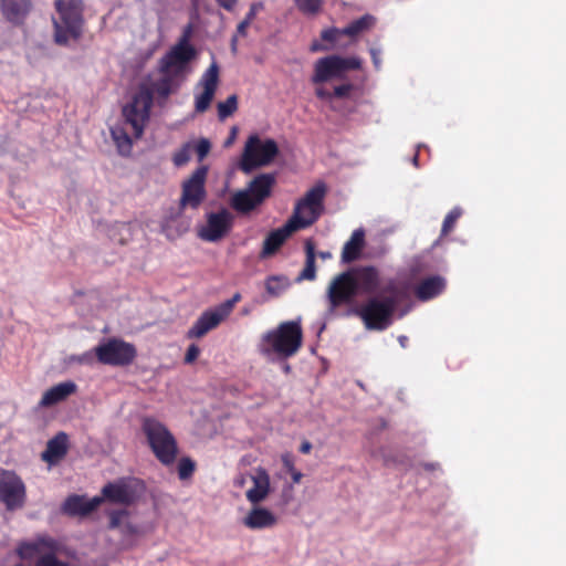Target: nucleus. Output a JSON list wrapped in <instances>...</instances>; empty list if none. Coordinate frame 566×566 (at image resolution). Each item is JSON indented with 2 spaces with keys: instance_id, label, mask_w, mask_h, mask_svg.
<instances>
[{
  "instance_id": "16",
  "label": "nucleus",
  "mask_w": 566,
  "mask_h": 566,
  "mask_svg": "<svg viewBox=\"0 0 566 566\" xmlns=\"http://www.w3.org/2000/svg\"><path fill=\"white\" fill-rule=\"evenodd\" d=\"M232 224L233 216L227 209H221L208 214L207 223L198 231V235L205 241L217 242L229 233Z\"/></svg>"
},
{
  "instance_id": "40",
  "label": "nucleus",
  "mask_w": 566,
  "mask_h": 566,
  "mask_svg": "<svg viewBox=\"0 0 566 566\" xmlns=\"http://www.w3.org/2000/svg\"><path fill=\"white\" fill-rule=\"evenodd\" d=\"M193 143V151L197 155L199 161H202L211 149V143L207 138H200L198 142Z\"/></svg>"
},
{
  "instance_id": "28",
  "label": "nucleus",
  "mask_w": 566,
  "mask_h": 566,
  "mask_svg": "<svg viewBox=\"0 0 566 566\" xmlns=\"http://www.w3.org/2000/svg\"><path fill=\"white\" fill-rule=\"evenodd\" d=\"M365 248V231L359 228L353 231L350 238L343 247L342 262L352 263L357 261Z\"/></svg>"
},
{
  "instance_id": "37",
  "label": "nucleus",
  "mask_w": 566,
  "mask_h": 566,
  "mask_svg": "<svg viewBox=\"0 0 566 566\" xmlns=\"http://www.w3.org/2000/svg\"><path fill=\"white\" fill-rule=\"evenodd\" d=\"M196 470V462L189 457H184L178 462V476L180 480H188Z\"/></svg>"
},
{
  "instance_id": "1",
  "label": "nucleus",
  "mask_w": 566,
  "mask_h": 566,
  "mask_svg": "<svg viewBox=\"0 0 566 566\" xmlns=\"http://www.w3.org/2000/svg\"><path fill=\"white\" fill-rule=\"evenodd\" d=\"M151 105L153 92L143 85L133 96L132 102L123 107V123L111 128V136L120 156H129L133 150V138H142Z\"/></svg>"
},
{
  "instance_id": "13",
  "label": "nucleus",
  "mask_w": 566,
  "mask_h": 566,
  "mask_svg": "<svg viewBox=\"0 0 566 566\" xmlns=\"http://www.w3.org/2000/svg\"><path fill=\"white\" fill-rule=\"evenodd\" d=\"M144 490V484L136 478H120L113 482L106 483L101 491V496L104 501L132 505L140 496Z\"/></svg>"
},
{
  "instance_id": "10",
  "label": "nucleus",
  "mask_w": 566,
  "mask_h": 566,
  "mask_svg": "<svg viewBox=\"0 0 566 566\" xmlns=\"http://www.w3.org/2000/svg\"><path fill=\"white\" fill-rule=\"evenodd\" d=\"M325 195V184H316L296 202L290 220H295L300 229L308 228L315 223L322 213Z\"/></svg>"
},
{
  "instance_id": "2",
  "label": "nucleus",
  "mask_w": 566,
  "mask_h": 566,
  "mask_svg": "<svg viewBox=\"0 0 566 566\" xmlns=\"http://www.w3.org/2000/svg\"><path fill=\"white\" fill-rule=\"evenodd\" d=\"M196 56L195 48L189 43L188 36L184 35L160 60L159 72L161 77L153 83V94L167 98L185 81L189 72V63Z\"/></svg>"
},
{
  "instance_id": "51",
  "label": "nucleus",
  "mask_w": 566,
  "mask_h": 566,
  "mask_svg": "<svg viewBox=\"0 0 566 566\" xmlns=\"http://www.w3.org/2000/svg\"><path fill=\"white\" fill-rule=\"evenodd\" d=\"M369 52H370L371 60H373V63H374L375 67L379 69L380 64H381V60L379 57V54H380L379 50L373 48V49L369 50Z\"/></svg>"
},
{
  "instance_id": "46",
  "label": "nucleus",
  "mask_w": 566,
  "mask_h": 566,
  "mask_svg": "<svg viewBox=\"0 0 566 566\" xmlns=\"http://www.w3.org/2000/svg\"><path fill=\"white\" fill-rule=\"evenodd\" d=\"M219 7L222 9L232 12L234 11L239 0H216Z\"/></svg>"
},
{
  "instance_id": "56",
  "label": "nucleus",
  "mask_w": 566,
  "mask_h": 566,
  "mask_svg": "<svg viewBox=\"0 0 566 566\" xmlns=\"http://www.w3.org/2000/svg\"><path fill=\"white\" fill-rule=\"evenodd\" d=\"M407 340H408V338L406 336H400L399 337V343L401 344L402 347L406 346Z\"/></svg>"
},
{
  "instance_id": "5",
  "label": "nucleus",
  "mask_w": 566,
  "mask_h": 566,
  "mask_svg": "<svg viewBox=\"0 0 566 566\" xmlns=\"http://www.w3.org/2000/svg\"><path fill=\"white\" fill-rule=\"evenodd\" d=\"M302 343L301 324L287 321L262 336L261 353L265 356L275 355L280 359H287L300 350Z\"/></svg>"
},
{
  "instance_id": "7",
  "label": "nucleus",
  "mask_w": 566,
  "mask_h": 566,
  "mask_svg": "<svg viewBox=\"0 0 566 566\" xmlns=\"http://www.w3.org/2000/svg\"><path fill=\"white\" fill-rule=\"evenodd\" d=\"M62 544L48 534H38L31 539L22 541L17 545L15 553L22 560L35 559L34 566H71L61 560Z\"/></svg>"
},
{
  "instance_id": "32",
  "label": "nucleus",
  "mask_w": 566,
  "mask_h": 566,
  "mask_svg": "<svg viewBox=\"0 0 566 566\" xmlns=\"http://www.w3.org/2000/svg\"><path fill=\"white\" fill-rule=\"evenodd\" d=\"M305 266L301 272L298 280H307L313 281L316 277V266H315V244L312 240H306L305 242Z\"/></svg>"
},
{
  "instance_id": "14",
  "label": "nucleus",
  "mask_w": 566,
  "mask_h": 566,
  "mask_svg": "<svg viewBox=\"0 0 566 566\" xmlns=\"http://www.w3.org/2000/svg\"><path fill=\"white\" fill-rule=\"evenodd\" d=\"M0 502L9 512L21 510L27 502V486L14 471H0Z\"/></svg>"
},
{
  "instance_id": "12",
  "label": "nucleus",
  "mask_w": 566,
  "mask_h": 566,
  "mask_svg": "<svg viewBox=\"0 0 566 566\" xmlns=\"http://www.w3.org/2000/svg\"><path fill=\"white\" fill-rule=\"evenodd\" d=\"M94 355L103 365L124 367L133 364L137 357V349L132 343L112 337L94 347Z\"/></svg>"
},
{
  "instance_id": "29",
  "label": "nucleus",
  "mask_w": 566,
  "mask_h": 566,
  "mask_svg": "<svg viewBox=\"0 0 566 566\" xmlns=\"http://www.w3.org/2000/svg\"><path fill=\"white\" fill-rule=\"evenodd\" d=\"M446 281L439 275L422 280L416 287L415 294L420 301H429L443 292Z\"/></svg>"
},
{
  "instance_id": "3",
  "label": "nucleus",
  "mask_w": 566,
  "mask_h": 566,
  "mask_svg": "<svg viewBox=\"0 0 566 566\" xmlns=\"http://www.w3.org/2000/svg\"><path fill=\"white\" fill-rule=\"evenodd\" d=\"M406 291L394 279L381 286L380 294L371 296L361 305L357 315L367 329L384 331L392 323V316L399 304L406 298Z\"/></svg>"
},
{
  "instance_id": "17",
  "label": "nucleus",
  "mask_w": 566,
  "mask_h": 566,
  "mask_svg": "<svg viewBox=\"0 0 566 566\" xmlns=\"http://www.w3.org/2000/svg\"><path fill=\"white\" fill-rule=\"evenodd\" d=\"M356 286L357 294L378 295L381 286L388 280L380 276L379 270L373 265H363L349 269Z\"/></svg>"
},
{
  "instance_id": "35",
  "label": "nucleus",
  "mask_w": 566,
  "mask_h": 566,
  "mask_svg": "<svg viewBox=\"0 0 566 566\" xmlns=\"http://www.w3.org/2000/svg\"><path fill=\"white\" fill-rule=\"evenodd\" d=\"M296 8L304 14L315 15L321 12L323 0H293Z\"/></svg>"
},
{
  "instance_id": "52",
  "label": "nucleus",
  "mask_w": 566,
  "mask_h": 566,
  "mask_svg": "<svg viewBox=\"0 0 566 566\" xmlns=\"http://www.w3.org/2000/svg\"><path fill=\"white\" fill-rule=\"evenodd\" d=\"M290 474L292 476L293 483H296V484L300 483L303 478L302 472L297 471L296 469L294 471H292Z\"/></svg>"
},
{
  "instance_id": "53",
  "label": "nucleus",
  "mask_w": 566,
  "mask_h": 566,
  "mask_svg": "<svg viewBox=\"0 0 566 566\" xmlns=\"http://www.w3.org/2000/svg\"><path fill=\"white\" fill-rule=\"evenodd\" d=\"M312 450V443L310 441H304L302 442L301 447H300V451L302 453H310Z\"/></svg>"
},
{
  "instance_id": "25",
  "label": "nucleus",
  "mask_w": 566,
  "mask_h": 566,
  "mask_svg": "<svg viewBox=\"0 0 566 566\" xmlns=\"http://www.w3.org/2000/svg\"><path fill=\"white\" fill-rule=\"evenodd\" d=\"M253 486L245 493L248 501L252 504H259L264 501L270 493V475L263 468H258L252 476Z\"/></svg>"
},
{
  "instance_id": "23",
  "label": "nucleus",
  "mask_w": 566,
  "mask_h": 566,
  "mask_svg": "<svg viewBox=\"0 0 566 566\" xmlns=\"http://www.w3.org/2000/svg\"><path fill=\"white\" fill-rule=\"evenodd\" d=\"M102 503L103 499L98 496L87 500L83 495L73 494L64 501L62 512L69 516H87Z\"/></svg>"
},
{
  "instance_id": "49",
  "label": "nucleus",
  "mask_w": 566,
  "mask_h": 566,
  "mask_svg": "<svg viewBox=\"0 0 566 566\" xmlns=\"http://www.w3.org/2000/svg\"><path fill=\"white\" fill-rule=\"evenodd\" d=\"M282 462L289 473L295 470L294 461L290 454H284L282 457Z\"/></svg>"
},
{
  "instance_id": "50",
  "label": "nucleus",
  "mask_w": 566,
  "mask_h": 566,
  "mask_svg": "<svg viewBox=\"0 0 566 566\" xmlns=\"http://www.w3.org/2000/svg\"><path fill=\"white\" fill-rule=\"evenodd\" d=\"M315 94L321 99H332L333 98L332 92L325 90L324 87H317L315 90Z\"/></svg>"
},
{
  "instance_id": "48",
  "label": "nucleus",
  "mask_w": 566,
  "mask_h": 566,
  "mask_svg": "<svg viewBox=\"0 0 566 566\" xmlns=\"http://www.w3.org/2000/svg\"><path fill=\"white\" fill-rule=\"evenodd\" d=\"M250 22H248L247 20H242L238 27H237V32L234 35L237 36H245L247 35V30L248 28L250 27Z\"/></svg>"
},
{
  "instance_id": "45",
  "label": "nucleus",
  "mask_w": 566,
  "mask_h": 566,
  "mask_svg": "<svg viewBox=\"0 0 566 566\" xmlns=\"http://www.w3.org/2000/svg\"><path fill=\"white\" fill-rule=\"evenodd\" d=\"M120 533L125 536H133L138 533V527L135 524L127 521L123 524Z\"/></svg>"
},
{
  "instance_id": "31",
  "label": "nucleus",
  "mask_w": 566,
  "mask_h": 566,
  "mask_svg": "<svg viewBox=\"0 0 566 566\" xmlns=\"http://www.w3.org/2000/svg\"><path fill=\"white\" fill-rule=\"evenodd\" d=\"M375 19L370 14H365L348 25L342 29L344 35L349 36L352 39H356L359 34L369 30L374 25Z\"/></svg>"
},
{
  "instance_id": "22",
  "label": "nucleus",
  "mask_w": 566,
  "mask_h": 566,
  "mask_svg": "<svg viewBox=\"0 0 566 566\" xmlns=\"http://www.w3.org/2000/svg\"><path fill=\"white\" fill-rule=\"evenodd\" d=\"M298 230L301 229L296 226V221L289 219L283 227L271 231L264 239L261 256L266 258L276 253L286 239Z\"/></svg>"
},
{
  "instance_id": "8",
  "label": "nucleus",
  "mask_w": 566,
  "mask_h": 566,
  "mask_svg": "<svg viewBox=\"0 0 566 566\" xmlns=\"http://www.w3.org/2000/svg\"><path fill=\"white\" fill-rule=\"evenodd\" d=\"M142 429L158 461L164 465L175 463L178 446L168 428L157 419L146 417L143 419Z\"/></svg>"
},
{
  "instance_id": "11",
  "label": "nucleus",
  "mask_w": 566,
  "mask_h": 566,
  "mask_svg": "<svg viewBox=\"0 0 566 566\" xmlns=\"http://www.w3.org/2000/svg\"><path fill=\"white\" fill-rule=\"evenodd\" d=\"M360 67L361 61L356 56L327 55L315 62L311 81L313 84L326 83L332 78H343L348 71Z\"/></svg>"
},
{
  "instance_id": "59",
  "label": "nucleus",
  "mask_w": 566,
  "mask_h": 566,
  "mask_svg": "<svg viewBox=\"0 0 566 566\" xmlns=\"http://www.w3.org/2000/svg\"><path fill=\"white\" fill-rule=\"evenodd\" d=\"M197 0H192L193 3H196Z\"/></svg>"
},
{
  "instance_id": "27",
  "label": "nucleus",
  "mask_w": 566,
  "mask_h": 566,
  "mask_svg": "<svg viewBox=\"0 0 566 566\" xmlns=\"http://www.w3.org/2000/svg\"><path fill=\"white\" fill-rule=\"evenodd\" d=\"M77 389V386L73 381L60 382L49 388L40 400L41 407H51L63 400L69 396L73 395Z\"/></svg>"
},
{
  "instance_id": "24",
  "label": "nucleus",
  "mask_w": 566,
  "mask_h": 566,
  "mask_svg": "<svg viewBox=\"0 0 566 566\" xmlns=\"http://www.w3.org/2000/svg\"><path fill=\"white\" fill-rule=\"evenodd\" d=\"M67 449V434L61 431L48 441L46 448L42 452L41 458L49 464H55L66 455Z\"/></svg>"
},
{
  "instance_id": "39",
  "label": "nucleus",
  "mask_w": 566,
  "mask_h": 566,
  "mask_svg": "<svg viewBox=\"0 0 566 566\" xmlns=\"http://www.w3.org/2000/svg\"><path fill=\"white\" fill-rule=\"evenodd\" d=\"M128 516L127 510H114L108 513L109 522H108V528L109 530H120L124 522L123 520Z\"/></svg>"
},
{
  "instance_id": "4",
  "label": "nucleus",
  "mask_w": 566,
  "mask_h": 566,
  "mask_svg": "<svg viewBox=\"0 0 566 566\" xmlns=\"http://www.w3.org/2000/svg\"><path fill=\"white\" fill-rule=\"evenodd\" d=\"M275 185L274 172H260L248 181L243 189L231 195L230 207L239 214H250L272 196Z\"/></svg>"
},
{
  "instance_id": "44",
  "label": "nucleus",
  "mask_w": 566,
  "mask_h": 566,
  "mask_svg": "<svg viewBox=\"0 0 566 566\" xmlns=\"http://www.w3.org/2000/svg\"><path fill=\"white\" fill-rule=\"evenodd\" d=\"M263 9V3L262 2H255V3H252L251 7H250V10L249 12L247 13L244 20H247L248 22H252L256 14H258V11Z\"/></svg>"
},
{
  "instance_id": "9",
  "label": "nucleus",
  "mask_w": 566,
  "mask_h": 566,
  "mask_svg": "<svg viewBox=\"0 0 566 566\" xmlns=\"http://www.w3.org/2000/svg\"><path fill=\"white\" fill-rule=\"evenodd\" d=\"M277 143L272 138L261 139L259 135H250L244 144L239 161V169L244 175L271 165L279 155Z\"/></svg>"
},
{
  "instance_id": "54",
  "label": "nucleus",
  "mask_w": 566,
  "mask_h": 566,
  "mask_svg": "<svg viewBox=\"0 0 566 566\" xmlns=\"http://www.w3.org/2000/svg\"><path fill=\"white\" fill-rule=\"evenodd\" d=\"M237 43H238V36L233 35L231 39V50L232 52H237Z\"/></svg>"
},
{
  "instance_id": "21",
  "label": "nucleus",
  "mask_w": 566,
  "mask_h": 566,
  "mask_svg": "<svg viewBox=\"0 0 566 566\" xmlns=\"http://www.w3.org/2000/svg\"><path fill=\"white\" fill-rule=\"evenodd\" d=\"M226 318V315L217 306L213 310L205 311L188 329L186 337L188 339L201 338L217 328Z\"/></svg>"
},
{
  "instance_id": "33",
  "label": "nucleus",
  "mask_w": 566,
  "mask_h": 566,
  "mask_svg": "<svg viewBox=\"0 0 566 566\" xmlns=\"http://www.w3.org/2000/svg\"><path fill=\"white\" fill-rule=\"evenodd\" d=\"M217 108L220 120L232 116L238 109V96L235 94L230 95L224 102L218 103Z\"/></svg>"
},
{
  "instance_id": "58",
  "label": "nucleus",
  "mask_w": 566,
  "mask_h": 566,
  "mask_svg": "<svg viewBox=\"0 0 566 566\" xmlns=\"http://www.w3.org/2000/svg\"><path fill=\"white\" fill-rule=\"evenodd\" d=\"M418 158H419V157H418V154H416V155L413 156V159H412V161H413L415 166H418Z\"/></svg>"
},
{
  "instance_id": "30",
  "label": "nucleus",
  "mask_w": 566,
  "mask_h": 566,
  "mask_svg": "<svg viewBox=\"0 0 566 566\" xmlns=\"http://www.w3.org/2000/svg\"><path fill=\"white\" fill-rule=\"evenodd\" d=\"M344 35L339 28H327L322 30L321 40L323 42L313 41L310 51L311 52H327L336 49L339 38Z\"/></svg>"
},
{
  "instance_id": "42",
  "label": "nucleus",
  "mask_w": 566,
  "mask_h": 566,
  "mask_svg": "<svg viewBox=\"0 0 566 566\" xmlns=\"http://www.w3.org/2000/svg\"><path fill=\"white\" fill-rule=\"evenodd\" d=\"M354 88L353 84H342L334 87V91L332 92L333 97L343 98L348 96L350 91Z\"/></svg>"
},
{
  "instance_id": "26",
  "label": "nucleus",
  "mask_w": 566,
  "mask_h": 566,
  "mask_svg": "<svg viewBox=\"0 0 566 566\" xmlns=\"http://www.w3.org/2000/svg\"><path fill=\"white\" fill-rule=\"evenodd\" d=\"M277 517L268 509L253 507L243 518V524L250 530L270 528L276 525Z\"/></svg>"
},
{
  "instance_id": "34",
  "label": "nucleus",
  "mask_w": 566,
  "mask_h": 566,
  "mask_svg": "<svg viewBox=\"0 0 566 566\" xmlns=\"http://www.w3.org/2000/svg\"><path fill=\"white\" fill-rule=\"evenodd\" d=\"M193 151V143H185L178 150L172 154L171 160L176 167H182L187 165L191 158Z\"/></svg>"
},
{
  "instance_id": "36",
  "label": "nucleus",
  "mask_w": 566,
  "mask_h": 566,
  "mask_svg": "<svg viewBox=\"0 0 566 566\" xmlns=\"http://www.w3.org/2000/svg\"><path fill=\"white\" fill-rule=\"evenodd\" d=\"M286 287L285 279L272 275L265 281V290L272 296H279Z\"/></svg>"
},
{
  "instance_id": "57",
  "label": "nucleus",
  "mask_w": 566,
  "mask_h": 566,
  "mask_svg": "<svg viewBox=\"0 0 566 566\" xmlns=\"http://www.w3.org/2000/svg\"><path fill=\"white\" fill-rule=\"evenodd\" d=\"M283 370H284L285 374H289L291 371V366L289 364H285L283 366Z\"/></svg>"
},
{
  "instance_id": "47",
  "label": "nucleus",
  "mask_w": 566,
  "mask_h": 566,
  "mask_svg": "<svg viewBox=\"0 0 566 566\" xmlns=\"http://www.w3.org/2000/svg\"><path fill=\"white\" fill-rule=\"evenodd\" d=\"M93 352H86L82 355H78V356H75L73 357L72 359L78 364H85V365H88V364H92L93 361Z\"/></svg>"
},
{
  "instance_id": "6",
  "label": "nucleus",
  "mask_w": 566,
  "mask_h": 566,
  "mask_svg": "<svg viewBox=\"0 0 566 566\" xmlns=\"http://www.w3.org/2000/svg\"><path fill=\"white\" fill-rule=\"evenodd\" d=\"M54 7L59 19H53L54 41L65 45L70 40H78L83 31V1L55 0Z\"/></svg>"
},
{
  "instance_id": "55",
  "label": "nucleus",
  "mask_w": 566,
  "mask_h": 566,
  "mask_svg": "<svg viewBox=\"0 0 566 566\" xmlns=\"http://www.w3.org/2000/svg\"><path fill=\"white\" fill-rule=\"evenodd\" d=\"M322 259H329L332 256L331 252H319L318 254Z\"/></svg>"
},
{
  "instance_id": "19",
  "label": "nucleus",
  "mask_w": 566,
  "mask_h": 566,
  "mask_svg": "<svg viewBox=\"0 0 566 566\" xmlns=\"http://www.w3.org/2000/svg\"><path fill=\"white\" fill-rule=\"evenodd\" d=\"M219 84V66L213 62L202 74L199 85L202 92L196 95L195 108L197 113H205L213 101Z\"/></svg>"
},
{
  "instance_id": "38",
  "label": "nucleus",
  "mask_w": 566,
  "mask_h": 566,
  "mask_svg": "<svg viewBox=\"0 0 566 566\" xmlns=\"http://www.w3.org/2000/svg\"><path fill=\"white\" fill-rule=\"evenodd\" d=\"M461 214H462V210L458 207H455L451 211H449V213L446 216L443 223H442L441 235H447L453 230V228H454L457 221L459 220V218L461 217Z\"/></svg>"
},
{
  "instance_id": "15",
  "label": "nucleus",
  "mask_w": 566,
  "mask_h": 566,
  "mask_svg": "<svg viewBox=\"0 0 566 566\" xmlns=\"http://www.w3.org/2000/svg\"><path fill=\"white\" fill-rule=\"evenodd\" d=\"M208 167L199 166L182 181L179 206L197 210L207 198L206 180Z\"/></svg>"
},
{
  "instance_id": "41",
  "label": "nucleus",
  "mask_w": 566,
  "mask_h": 566,
  "mask_svg": "<svg viewBox=\"0 0 566 566\" xmlns=\"http://www.w3.org/2000/svg\"><path fill=\"white\" fill-rule=\"evenodd\" d=\"M241 298L242 296L240 293H234L231 298L219 304L217 307L222 312L223 315H226V317H228L232 313L235 304L239 303Z\"/></svg>"
},
{
  "instance_id": "20",
  "label": "nucleus",
  "mask_w": 566,
  "mask_h": 566,
  "mask_svg": "<svg viewBox=\"0 0 566 566\" xmlns=\"http://www.w3.org/2000/svg\"><path fill=\"white\" fill-rule=\"evenodd\" d=\"M34 7V0H0L3 19L12 25H23Z\"/></svg>"
},
{
  "instance_id": "43",
  "label": "nucleus",
  "mask_w": 566,
  "mask_h": 566,
  "mask_svg": "<svg viewBox=\"0 0 566 566\" xmlns=\"http://www.w3.org/2000/svg\"><path fill=\"white\" fill-rule=\"evenodd\" d=\"M200 348L196 344H191L185 355V364H192L199 356Z\"/></svg>"
},
{
  "instance_id": "18",
  "label": "nucleus",
  "mask_w": 566,
  "mask_h": 566,
  "mask_svg": "<svg viewBox=\"0 0 566 566\" xmlns=\"http://www.w3.org/2000/svg\"><path fill=\"white\" fill-rule=\"evenodd\" d=\"M357 295L353 275L349 270L336 275L328 286V300L332 307L348 304Z\"/></svg>"
}]
</instances>
